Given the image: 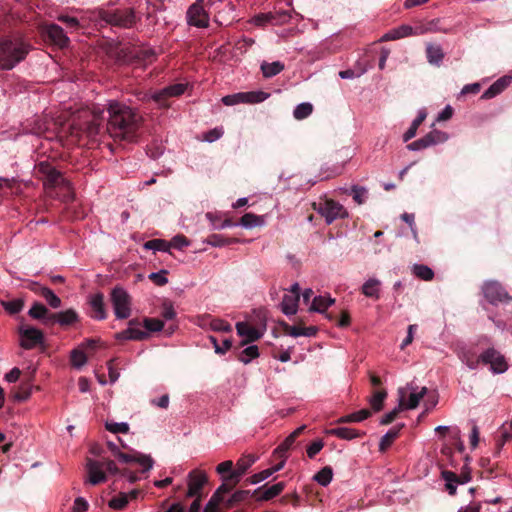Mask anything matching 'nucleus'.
I'll return each instance as SVG.
<instances>
[{
	"mask_svg": "<svg viewBox=\"0 0 512 512\" xmlns=\"http://www.w3.org/2000/svg\"><path fill=\"white\" fill-rule=\"evenodd\" d=\"M106 131L115 140L136 142L142 125V116L133 108L119 102H111L107 108Z\"/></svg>",
	"mask_w": 512,
	"mask_h": 512,
	"instance_id": "f257e3e1",
	"label": "nucleus"
},
{
	"mask_svg": "<svg viewBox=\"0 0 512 512\" xmlns=\"http://www.w3.org/2000/svg\"><path fill=\"white\" fill-rule=\"evenodd\" d=\"M31 45L19 37L0 38V69L11 70L28 55Z\"/></svg>",
	"mask_w": 512,
	"mask_h": 512,
	"instance_id": "f03ea898",
	"label": "nucleus"
},
{
	"mask_svg": "<svg viewBox=\"0 0 512 512\" xmlns=\"http://www.w3.org/2000/svg\"><path fill=\"white\" fill-rule=\"evenodd\" d=\"M94 13L96 18L106 24L122 29L132 28L138 20L133 8L97 9Z\"/></svg>",
	"mask_w": 512,
	"mask_h": 512,
	"instance_id": "7ed1b4c3",
	"label": "nucleus"
},
{
	"mask_svg": "<svg viewBox=\"0 0 512 512\" xmlns=\"http://www.w3.org/2000/svg\"><path fill=\"white\" fill-rule=\"evenodd\" d=\"M103 113L104 111L101 110H93L89 114V119L80 123H73L71 134L79 138L85 136L88 139H95L100 133L102 122L105 119Z\"/></svg>",
	"mask_w": 512,
	"mask_h": 512,
	"instance_id": "20e7f679",
	"label": "nucleus"
},
{
	"mask_svg": "<svg viewBox=\"0 0 512 512\" xmlns=\"http://www.w3.org/2000/svg\"><path fill=\"white\" fill-rule=\"evenodd\" d=\"M86 468L89 474V482L92 485L105 482L107 479L106 472L113 475L120 472V469L116 466L115 462L110 459L99 461L88 458Z\"/></svg>",
	"mask_w": 512,
	"mask_h": 512,
	"instance_id": "39448f33",
	"label": "nucleus"
},
{
	"mask_svg": "<svg viewBox=\"0 0 512 512\" xmlns=\"http://www.w3.org/2000/svg\"><path fill=\"white\" fill-rule=\"evenodd\" d=\"M312 208L325 218L327 224L336 219H344L348 216L347 210L339 202L328 198H320L312 203Z\"/></svg>",
	"mask_w": 512,
	"mask_h": 512,
	"instance_id": "423d86ee",
	"label": "nucleus"
},
{
	"mask_svg": "<svg viewBox=\"0 0 512 512\" xmlns=\"http://www.w3.org/2000/svg\"><path fill=\"white\" fill-rule=\"evenodd\" d=\"M35 170L39 178L43 181L45 186L57 187L65 186L68 187L69 183L64 178L63 174L58 171L49 161H40L35 166Z\"/></svg>",
	"mask_w": 512,
	"mask_h": 512,
	"instance_id": "0eeeda50",
	"label": "nucleus"
},
{
	"mask_svg": "<svg viewBox=\"0 0 512 512\" xmlns=\"http://www.w3.org/2000/svg\"><path fill=\"white\" fill-rule=\"evenodd\" d=\"M111 302L117 319H127L131 315L132 300L122 287L116 286L111 291Z\"/></svg>",
	"mask_w": 512,
	"mask_h": 512,
	"instance_id": "6e6552de",
	"label": "nucleus"
},
{
	"mask_svg": "<svg viewBox=\"0 0 512 512\" xmlns=\"http://www.w3.org/2000/svg\"><path fill=\"white\" fill-rule=\"evenodd\" d=\"M187 83H175L164 87L159 91H155L149 96V99L153 100L160 108H169V99L172 97H179L187 89Z\"/></svg>",
	"mask_w": 512,
	"mask_h": 512,
	"instance_id": "1a4fd4ad",
	"label": "nucleus"
},
{
	"mask_svg": "<svg viewBox=\"0 0 512 512\" xmlns=\"http://www.w3.org/2000/svg\"><path fill=\"white\" fill-rule=\"evenodd\" d=\"M269 94L263 91L239 92L232 95H226L222 102L226 106H233L239 103H260L268 98Z\"/></svg>",
	"mask_w": 512,
	"mask_h": 512,
	"instance_id": "9d476101",
	"label": "nucleus"
},
{
	"mask_svg": "<svg viewBox=\"0 0 512 512\" xmlns=\"http://www.w3.org/2000/svg\"><path fill=\"white\" fill-rule=\"evenodd\" d=\"M482 364L490 365L494 373H503L508 369V364L503 354L493 347H490L480 354Z\"/></svg>",
	"mask_w": 512,
	"mask_h": 512,
	"instance_id": "9b49d317",
	"label": "nucleus"
},
{
	"mask_svg": "<svg viewBox=\"0 0 512 512\" xmlns=\"http://www.w3.org/2000/svg\"><path fill=\"white\" fill-rule=\"evenodd\" d=\"M203 0H197L196 3L189 6L186 18L187 23L198 28H206L209 25V15L202 5Z\"/></svg>",
	"mask_w": 512,
	"mask_h": 512,
	"instance_id": "f8f14e48",
	"label": "nucleus"
},
{
	"mask_svg": "<svg viewBox=\"0 0 512 512\" xmlns=\"http://www.w3.org/2000/svg\"><path fill=\"white\" fill-rule=\"evenodd\" d=\"M482 290L484 297L491 304H497L498 302L509 303L512 301V297L498 282H487L483 285Z\"/></svg>",
	"mask_w": 512,
	"mask_h": 512,
	"instance_id": "ddd939ff",
	"label": "nucleus"
},
{
	"mask_svg": "<svg viewBox=\"0 0 512 512\" xmlns=\"http://www.w3.org/2000/svg\"><path fill=\"white\" fill-rule=\"evenodd\" d=\"M19 335L21 338L20 345L24 349H32L44 340V334L41 330L31 326H20Z\"/></svg>",
	"mask_w": 512,
	"mask_h": 512,
	"instance_id": "4468645a",
	"label": "nucleus"
},
{
	"mask_svg": "<svg viewBox=\"0 0 512 512\" xmlns=\"http://www.w3.org/2000/svg\"><path fill=\"white\" fill-rule=\"evenodd\" d=\"M258 457L254 454H246L237 460L236 467L231 474L226 475V479L232 484H238L243 475L257 461Z\"/></svg>",
	"mask_w": 512,
	"mask_h": 512,
	"instance_id": "2eb2a0df",
	"label": "nucleus"
},
{
	"mask_svg": "<svg viewBox=\"0 0 512 512\" xmlns=\"http://www.w3.org/2000/svg\"><path fill=\"white\" fill-rule=\"evenodd\" d=\"M285 487H286L285 482H278V483L273 484L272 486H268L267 484H265V485H262L261 487H258L257 489H255L252 492L251 497L259 502L260 501H269V500H272L273 498L277 497L278 495H280L283 492V490L285 489Z\"/></svg>",
	"mask_w": 512,
	"mask_h": 512,
	"instance_id": "dca6fc26",
	"label": "nucleus"
},
{
	"mask_svg": "<svg viewBox=\"0 0 512 512\" xmlns=\"http://www.w3.org/2000/svg\"><path fill=\"white\" fill-rule=\"evenodd\" d=\"M115 457L122 463H137L141 465L143 467V472L150 470L154 463L153 459L149 455H144L137 451H133L132 454H129L117 450Z\"/></svg>",
	"mask_w": 512,
	"mask_h": 512,
	"instance_id": "f3484780",
	"label": "nucleus"
},
{
	"mask_svg": "<svg viewBox=\"0 0 512 512\" xmlns=\"http://www.w3.org/2000/svg\"><path fill=\"white\" fill-rule=\"evenodd\" d=\"M208 478L205 473L193 470L189 473L188 491L186 496L192 497H203L201 490L207 483Z\"/></svg>",
	"mask_w": 512,
	"mask_h": 512,
	"instance_id": "a211bd4d",
	"label": "nucleus"
},
{
	"mask_svg": "<svg viewBox=\"0 0 512 512\" xmlns=\"http://www.w3.org/2000/svg\"><path fill=\"white\" fill-rule=\"evenodd\" d=\"M79 321L78 313L70 308L65 311L56 312L49 316L48 322L50 326H54L55 324H59L62 327L70 326Z\"/></svg>",
	"mask_w": 512,
	"mask_h": 512,
	"instance_id": "6ab92c4d",
	"label": "nucleus"
},
{
	"mask_svg": "<svg viewBox=\"0 0 512 512\" xmlns=\"http://www.w3.org/2000/svg\"><path fill=\"white\" fill-rule=\"evenodd\" d=\"M236 330L239 336L245 338L241 342V346L257 341L262 337L263 334L260 330L256 329L255 327L249 325L246 322H238L236 324Z\"/></svg>",
	"mask_w": 512,
	"mask_h": 512,
	"instance_id": "aec40b11",
	"label": "nucleus"
},
{
	"mask_svg": "<svg viewBox=\"0 0 512 512\" xmlns=\"http://www.w3.org/2000/svg\"><path fill=\"white\" fill-rule=\"evenodd\" d=\"M45 33L49 40L55 45L61 48L68 46L69 38L66 36L61 26L57 24H49L46 26Z\"/></svg>",
	"mask_w": 512,
	"mask_h": 512,
	"instance_id": "412c9836",
	"label": "nucleus"
},
{
	"mask_svg": "<svg viewBox=\"0 0 512 512\" xmlns=\"http://www.w3.org/2000/svg\"><path fill=\"white\" fill-rule=\"evenodd\" d=\"M89 304L91 307V317L96 320H104L107 317L105 309L104 295L96 293L90 297Z\"/></svg>",
	"mask_w": 512,
	"mask_h": 512,
	"instance_id": "4be33fe9",
	"label": "nucleus"
},
{
	"mask_svg": "<svg viewBox=\"0 0 512 512\" xmlns=\"http://www.w3.org/2000/svg\"><path fill=\"white\" fill-rule=\"evenodd\" d=\"M511 76H503L496 80L481 96V99H491L502 93L511 83Z\"/></svg>",
	"mask_w": 512,
	"mask_h": 512,
	"instance_id": "5701e85b",
	"label": "nucleus"
},
{
	"mask_svg": "<svg viewBox=\"0 0 512 512\" xmlns=\"http://www.w3.org/2000/svg\"><path fill=\"white\" fill-rule=\"evenodd\" d=\"M306 429L305 425L300 426L295 431H293L274 451V454L279 457H286L287 451L293 446L296 438L303 433Z\"/></svg>",
	"mask_w": 512,
	"mask_h": 512,
	"instance_id": "b1692460",
	"label": "nucleus"
},
{
	"mask_svg": "<svg viewBox=\"0 0 512 512\" xmlns=\"http://www.w3.org/2000/svg\"><path fill=\"white\" fill-rule=\"evenodd\" d=\"M36 288L33 290L38 293L41 297H43L50 307L56 309L61 306V299L48 287L41 286L37 283L34 284Z\"/></svg>",
	"mask_w": 512,
	"mask_h": 512,
	"instance_id": "393cba45",
	"label": "nucleus"
},
{
	"mask_svg": "<svg viewBox=\"0 0 512 512\" xmlns=\"http://www.w3.org/2000/svg\"><path fill=\"white\" fill-rule=\"evenodd\" d=\"M28 314L33 319L41 320L44 325L50 326L48 318L51 314H53V312H50L44 304L35 302L30 308Z\"/></svg>",
	"mask_w": 512,
	"mask_h": 512,
	"instance_id": "a878e982",
	"label": "nucleus"
},
{
	"mask_svg": "<svg viewBox=\"0 0 512 512\" xmlns=\"http://www.w3.org/2000/svg\"><path fill=\"white\" fill-rule=\"evenodd\" d=\"M404 426V424H399L391 428L384 436H382L379 443L380 452H385L393 444V442L398 438L400 431Z\"/></svg>",
	"mask_w": 512,
	"mask_h": 512,
	"instance_id": "bb28decb",
	"label": "nucleus"
},
{
	"mask_svg": "<svg viewBox=\"0 0 512 512\" xmlns=\"http://www.w3.org/2000/svg\"><path fill=\"white\" fill-rule=\"evenodd\" d=\"M426 57L430 64L439 66L444 58L441 46L437 44H428L426 46Z\"/></svg>",
	"mask_w": 512,
	"mask_h": 512,
	"instance_id": "cd10ccee",
	"label": "nucleus"
},
{
	"mask_svg": "<svg viewBox=\"0 0 512 512\" xmlns=\"http://www.w3.org/2000/svg\"><path fill=\"white\" fill-rule=\"evenodd\" d=\"M300 298L297 295L285 294L281 303V310L286 315H293L297 312Z\"/></svg>",
	"mask_w": 512,
	"mask_h": 512,
	"instance_id": "c85d7f7f",
	"label": "nucleus"
},
{
	"mask_svg": "<svg viewBox=\"0 0 512 512\" xmlns=\"http://www.w3.org/2000/svg\"><path fill=\"white\" fill-rule=\"evenodd\" d=\"M381 282L376 278L367 280L361 287V292L366 296L374 299H379V286Z\"/></svg>",
	"mask_w": 512,
	"mask_h": 512,
	"instance_id": "c756f323",
	"label": "nucleus"
},
{
	"mask_svg": "<svg viewBox=\"0 0 512 512\" xmlns=\"http://www.w3.org/2000/svg\"><path fill=\"white\" fill-rule=\"evenodd\" d=\"M329 433L331 435H334V436L340 438V439H345V440H352L354 438H358V437H361L362 435H364V433L359 432L356 429L347 428V427L333 428L329 431Z\"/></svg>",
	"mask_w": 512,
	"mask_h": 512,
	"instance_id": "7c9ffc66",
	"label": "nucleus"
},
{
	"mask_svg": "<svg viewBox=\"0 0 512 512\" xmlns=\"http://www.w3.org/2000/svg\"><path fill=\"white\" fill-rule=\"evenodd\" d=\"M427 116V113L425 110H420L417 117L413 120L411 126L408 128V130L403 135V141L408 142L410 139H412L419 128V126L423 123Z\"/></svg>",
	"mask_w": 512,
	"mask_h": 512,
	"instance_id": "2f4dec72",
	"label": "nucleus"
},
{
	"mask_svg": "<svg viewBox=\"0 0 512 512\" xmlns=\"http://www.w3.org/2000/svg\"><path fill=\"white\" fill-rule=\"evenodd\" d=\"M334 302L335 299L331 297L316 296L312 301L310 311L324 313L329 306L334 304Z\"/></svg>",
	"mask_w": 512,
	"mask_h": 512,
	"instance_id": "473e14b6",
	"label": "nucleus"
},
{
	"mask_svg": "<svg viewBox=\"0 0 512 512\" xmlns=\"http://www.w3.org/2000/svg\"><path fill=\"white\" fill-rule=\"evenodd\" d=\"M23 186L25 185L15 178L0 177V189L6 188L10 191L11 194H21Z\"/></svg>",
	"mask_w": 512,
	"mask_h": 512,
	"instance_id": "72a5a7b5",
	"label": "nucleus"
},
{
	"mask_svg": "<svg viewBox=\"0 0 512 512\" xmlns=\"http://www.w3.org/2000/svg\"><path fill=\"white\" fill-rule=\"evenodd\" d=\"M386 397L387 392L385 389L373 391V394L369 400L372 410L375 412H379L380 410H382Z\"/></svg>",
	"mask_w": 512,
	"mask_h": 512,
	"instance_id": "f704fd0d",
	"label": "nucleus"
},
{
	"mask_svg": "<svg viewBox=\"0 0 512 512\" xmlns=\"http://www.w3.org/2000/svg\"><path fill=\"white\" fill-rule=\"evenodd\" d=\"M140 325L137 319H131L128 322V332L131 335L132 340H144L149 337L147 331L141 330L138 326Z\"/></svg>",
	"mask_w": 512,
	"mask_h": 512,
	"instance_id": "c9c22d12",
	"label": "nucleus"
},
{
	"mask_svg": "<svg viewBox=\"0 0 512 512\" xmlns=\"http://www.w3.org/2000/svg\"><path fill=\"white\" fill-rule=\"evenodd\" d=\"M412 273L419 279L424 281H431L434 278L433 270L424 264H414Z\"/></svg>",
	"mask_w": 512,
	"mask_h": 512,
	"instance_id": "e433bc0d",
	"label": "nucleus"
},
{
	"mask_svg": "<svg viewBox=\"0 0 512 512\" xmlns=\"http://www.w3.org/2000/svg\"><path fill=\"white\" fill-rule=\"evenodd\" d=\"M2 307L11 315L19 313L24 307V300L21 298L13 300H2L0 299Z\"/></svg>",
	"mask_w": 512,
	"mask_h": 512,
	"instance_id": "4c0bfd02",
	"label": "nucleus"
},
{
	"mask_svg": "<svg viewBox=\"0 0 512 512\" xmlns=\"http://www.w3.org/2000/svg\"><path fill=\"white\" fill-rule=\"evenodd\" d=\"M283 69H284V64L279 61H275L272 63L264 62L261 65L262 73H263L264 77H266V78H270V77H273V76L279 74Z\"/></svg>",
	"mask_w": 512,
	"mask_h": 512,
	"instance_id": "58836bf2",
	"label": "nucleus"
},
{
	"mask_svg": "<svg viewBox=\"0 0 512 512\" xmlns=\"http://www.w3.org/2000/svg\"><path fill=\"white\" fill-rule=\"evenodd\" d=\"M371 416V411L368 409H362L360 411L351 413L349 415L341 417L338 422L350 423V422H361Z\"/></svg>",
	"mask_w": 512,
	"mask_h": 512,
	"instance_id": "ea45409f",
	"label": "nucleus"
},
{
	"mask_svg": "<svg viewBox=\"0 0 512 512\" xmlns=\"http://www.w3.org/2000/svg\"><path fill=\"white\" fill-rule=\"evenodd\" d=\"M259 356V349L256 345H251L243 349L237 356L238 360L248 364L251 360Z\"/></svg>",
	"mask_w": 512,
	"mask_h": 512,
	"instance_id": "a19ab883",
	"label": "nucleus"
},
{
	"mask_svg": "<svg viewBox=\"0 0 512 512\" xmlns=\"http://www.w3.org/2000/svg\"><path fill=\"white\" fill-rule=\"evenodd\" d=\"M442 478L446 481V489L450 495H454L456 493L455 483H458L459 476L448 470L442 471Z\"/></svg>",
	"mask_w": 512,
	"mask_h": 512,
	"instance_id": "79ce46f5",
	"label": "nucleus"
},
{
	"mask_svg": "<svg viewBox=\"0 0 512 512\" xmlns=\"http://www.w3.org/2000/svg\"><path fill=\"white\" fill-rule=\"evenodd\" d=\"M401 393V398H400V402H399V405L398 407L394 408L392 411H390L389 413L385 414L381 421H380V424L381 425H389L391 424L399 415V413L404 410V394L400 391Z\"/></svg>",
	"mask_w": 512,
	"mask_h": 512,
	"instance_id": "37998d69",
	"label": "nucleus"
},
{
	"mask_svg": "<svg viewBox=\"0 0 512 512\" xmlns=\"http://www.w3.org/2000/svg\"><path fill=\"white\" fill-rule=\"evenodd\" d=\"M459 357L470 369H476L478 365L482 363L480 355L476 356L471 350L463 351Z\"/></svg>",
	"mask_w": 512,
	"mask_h": 512,
	"instance_id": "c03bdc74",
	"label": "nucleus"
},
{
	"mask_svg": "<svg viewBox=\"0 0 512 512\" xmlns=\"http://www.w3.org/2000/svg\"><path fill=\"white\" fill-rule=\"evenodd\" d=\"M333 478V470L330 466L323 467L318 473H316L313 479L322 486H327Z\"/></svg>",
	"mask_w": 512,
	"mask_h": 512,
	"instance_id": "a18cd8bd",
	"label": "nucleus"
},
{
	"mask_svg": "<svg viewBox=\"0 0 512 512\" xmlns=\"http://www.w3.org/2000/svg\"><path fill=\"white\" fill-rule=\"evenodd\" d=\"M205 319L209 321V326L214 331H222V332H231L232 331V326L228 322H226L222 319L211 318L210 315L205 316Z\"/></svg>",
	"mask_w": 512,
	"mask_h": 512,
	"instance_id": "49530a36",
	"label": "nucleus"
},
{
	"mask_svg": "<svg viewBox=\"0 0 512 512\" xmlns=\"http://www.w3.org/2000/svg\"><path fill=\"white\" fill-rule=\"evenodd\" d=\"M128 503V495L120 492L109 500L108 506L114 510H123Z\"/></svg>",
	"mask_w": 512,
	"mask_h": 512,
	"instance_id": "de8ad7c7",
	"label": "nucleus"
},
{
	"mask_svg": "<svg viewBox=\"0 0 512 512\" xmlns=\"http://www.w3.org/2000/svg\"><path fill=\"white\" fill-rule=\"evenodd\" d=\"M35 371H32L29 375V380L27 382H24L21 384L19 391L15 394V399L18 401H24L27 400L32 391V385L30 384L31 379L34 376Z\"/></svg>",
	"mask_w": 512,
	"mask_h": 512,
	"instance_id": "09e8293b",
	"label": "nucleus"
},
{
	"mask_svg": "<svg viewBox=\"0 0 512 512\" xmlns=\"http://www.w3.org/2000/svg\"><path fill=\"white\" fill-rule=\"evenodd\" d=\"M206 242L214 247H222L236 242V239L226 238L221 234H211L207 237Z\"/></svg>",
	"mask_w": 512,
	"mask_h": 512,
	"instance_id": "8fccbe9b",
	"label": "nucleus"
},
{
	"mask_svg": "<svg viewBox=\"0 0 512 512\" xmlns=\"http://www.w3.org/2000/svg\"><path fill=\"white\" fill-rule=\"evenodd\" d=\"M313 112V105L308 102H304L296 106L293 112V116L297 120H303L307 118Z\"/></svg>",
	"mask_w": 512,
	"mask_h": 512,
	"instance_id": "3c124183",
	"label": "nucleus"
},
{
	"mask_svg": "<svg viewBox=\"0 0 512 512\" xmlns=\"http://www.w3.org/2000/svg\"><path fill=\"white\" fill-rule=\"evenodd\" d=\"M426 393V387H423L420 392H411L408 402L404 401V409H415Z\"/></svg>",
	"mask_w": 512,
	"mask_h": 512,
	"instance_id": "603ef678",
	"label": "nucleus"
},
{
	"mask_svg": "<svg viewBox=\"0 0 512 512\" xmlns=\"http://www.w3.org/2000/svg\"><path fill=\"white\" fill-rule=\"evenodd\" d=\"M71 364L75 368H81L87 362V356L80 347L71 351Z\"/></svg>",
	"mask_w": 512,
	"mask_h": 512,
	"instance_id": "864d4df0",
	"label": "nucleus"
},
{
	"mask_svg": "<svg viewBox=\"0 0 512 512\" xmlns=\"http://www.w3.org/2000/svg\"><path fill=\"white\" fill-rule=\"evenodd\" d=\"M429 147L438 143H443L448 139V135L439 130H433L425 135Z\"/></svg>",
	"mask_w": 512,
	"mask_h": 512,
	"instance_id": "5fc2aeb1",
	"label": "nucleus"
},
{
	"mask_svg": "<svg viewBox=\"0 0 512 512\" xmlns=\"http://www.w3.org/2000/svg\"><path fill=\"white\" fill-rule=\"evenodd\" d=\"M146 249H151L155 251H163L168 252L170 250V244L167 241L162 239H153L149 240L144 244Z\"/></svg>",
	"mask_w": 512,
	"mask_h": 512,
	"instance_id": "6e6d98bb",
	"label": "nucleus"
},
{
	"mask_svg": "<svg viewBox=\"0 0 512 512\" xmlns=\"http://www.w3.org/2000/svg\"><path fill=\"white\" fill-rule=\"evenodd\" d=\"M210 340L213 344L215 352L219 355L225 354L232 347V340L230 338H225L222 341V344H218V341L215 337L211 336Z\"/></svg>",
	"mask_w": 512,
	"mask_h": 512,
	"instance_id": "4d7b16f0",
	"label": "nucleus"
},
{
	"mask_svg": "<svg viewBox=\"0 0 512 512\" xmlns=\"http://www.w3.org/2000/svg\"><path fill=\"white\" fill-rule=\"evenodd\" d=\"M222 480L223 483L216 489L213 495L223 501L224 495L229 493L237 484H232V482L226 479V476H223Z\"/></svg>",
	"mask_w": 512,
	"mask_h": 512,
	"instance_id": "13d9d810",
	"label": "nucleus"
},
{
	"mask_svg": "<svg viewBox=\"0 0 512 512\" xmlns=\"http://www.w3.org/2000/svg\"><path fill=\"white\" fill-rule=\"evenodd\" d=\"M261 222V218L253 213H246L240 218V224L246 228L257 226Z\"/></svg>",
	"mask_w": 512,
	"mask_h": 512,
	"instance_id": "bf43d9fd",
	"label": "nucleus"
},
{
	"mask_svg": "<svg viewBox=\"0 0 512 512\" xmlns=\"http://www.w3.org/2000/svg\"><path fill=\"white\" fill-rule=\"evenodd\" d=\"M105 428L114 434H117V433L126 434L129 432V425L125 422L116 423V422L107 421L105 423Z\"/></svg>",
	"mask_w": 512,
	"mask_h": 512,
	"instance_id": "052dcab7",
	"label": "nucleus"
},
{
	"mask_svg": "<svg viewBox=\"0 0 512 512\" xmlns=\"http://www.w3.org/2000/svg\"><path fill=\"white\" fill-rule=\"evenodd\" d=\"M144 327L146 328L147 332H158L163 329L164 323L162 320L157 318H145Z\"/></svg>",
	"mask_w": 512,
	"mask_h": 512,
	"instance_id": "680f3d73",
	"label": "nucleus"
},
{
	"mask_svg": "<svg viewBox=\"0 0 512 512\" xmlns=\"http://www.w3.org/2000/svg\"><path fill=\"white\" fill-rule=\"evenodd\" d=\"M250 490H237L235 491L231 498L228 500L227 506L231 507L236 503H240L245 501L249 496H251Z\"/></svg>",
	"mask_w": 512,
	"mask_h": 512,
	"instance_id": "e2e57ef3",
	"label": "nucleus"
},
{
	"mask_svg": "<svg viewBox=\"0 0 512 512\" xmlns=\"http://www.w3.org/2000/svg\"><path fill=\"white\" fill-rule=\"evenodd\" d=\"M168 274L167 270H160L159 272H153L149 274L148 278L157 286H164L168 283V279L166 275Z\"/></svg>",
	"mask_w": 512,
	"mask_h": 512,
	"instance_id": "0e129e2a",
	"label": "nucleus"
},
{
	"mask_svg": "<svg viewBox=\"0 0 512 512\" xmlns=\"http://www.w3.org/2000/svg\"><path fill=\"white\" fill-rule=\"evenodd\" d=\"M272 15H273V18H272L271 25H276V26L287 23L289 21V19L291 18L290 12H288L286 10L272 12Z\"/></svg>",
	"mask_w": 512,
	"mask_h": 512,
	"instance_id": "69168bd1",
	"label": "nucleus"
},
{
	"mask_svg": "<svg viewBox=\"0 0 512 512\" xmlns=\"http://www.w3.org/2000/svg\"><path fill=\"white\" fill-rule=\"evenodd\" d=\"M272 475H273V471H271L268 468V469H265L263 471L253 474L252 476H250L249 478L246 479V482L249 484H258V483L268 479Z\"/></svg>",
	"mask_w": 512,
	"mask_h": 512,
	"instance_id": "338daca9",
	"label": "nucleus"
},
{
	"mask_svg": "<svg viewBox=\"0 0 512 512\" xmlns=\"http://www.w3.org/2000/svg\"><path fill=\"white\" fill-rule=\"evenodd\" d=\"M324 447V442L321 439L313 441L308 447H307V456L310 459H313Z\"/></svg>",
	"mask_w": 512,
	"mask_h": 512,
	"instance_id": "774afa93",
	"label": "nucleus"
}]
</instances>
